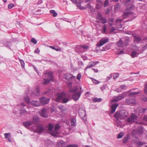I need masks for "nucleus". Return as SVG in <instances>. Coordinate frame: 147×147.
Listing matches in <instances>:
<instances>
[{
    "label": "nucleus",
    "mask_w": 147,
    "mask_h": 147,
    "mask_svg": "<svg viewBox=\"0 0 147 147\" xmlns=\"http://www.w3.org/2000/svg\"><path fill=\"white\" fill-rule=\"evenodd\" d=\"M49 98H47L45 97H42L40 98V102L42 104H48L50 100Z\"/></svg>",
    "instance_id": "obj_12"
},
{
    "label": "nucleus",
    "mask_w": 147,
    "mask_h": 147,
    "mask_svg": "<svg viewBox=\"0 0 147 147\" xmlns=\"http://www.w3.org/2000/svg\"><path fill=\"white\" fill-rule=\"evenodd\" d=\"M129 139L128 136H127L124 137L123 138V143H125L127 142Z\"/></svg>",
    "instance_id": "obj_35"
},
{
    "label": "nucleus",
    "mask_w": 147,
    "mask_h": 147,
    "mask_svg": "<svg viewBox=\"0 0 147 147\" xmlns=\"http://www.w3.org/2000/svg\"><path fill=\"white\" fill-rule=\"evenodd\" d=\"M108 22L110 26H113L114 22V19L113 18H110L108 20Z\"/></svg>",
    "instance_id": "obj_33"
},
{
    "label": "nucleus",
    "mask_w": 147,
    "mask_h": 147,
    "mask_svg": "<svg viewBox=\"0 0 147 147\" xmlns=\"http://www.w3.org/2000/svg\"><path fill=\"white\" fill-rule=\"evenodd\" d=\"M109 0H105L104 3V7L107 6L109 4Z\"/></svg>",
    "instance_id": "obj_51"
},
{
    "label": "nucleus",
    "mask_w": 147,
    "mask_h": 147,
    "mask_svg": "<svg viewBox=\"0 0 147 147\" xmlns=\"http://www.w3.org/2000/svg\"><path fill=\"white\" fill-rule=\"evenodd\" d=\"M79 115L80 117L84 120L86 119V114L85 110H82L80 111L79 112Z\"/></svg>",
    "instance_id": "obj_14"
},
{
    "label": "nucleus",
    "mask_w": 147,
    "mask_h": 147,
    "mask_svg": "<svg viewBox=\"0 0 147 147\" xmlns=\"http://www.w3.org/2000/svg\"><path fill=\"white\" fill-rule=\"evenodd\" d=\"M33 124V122L31 121H24L23 123V125L26 127H27Z\"/></svg>",
    "instance_id": "obj_20"
},
{
    "label": "nucleus",
    "mask_w": 147,
    "mask_h": 147,
    "mask_svg": "<svg viewBox=\"0 0 147 147\" xmlns=\"http://www.w3.org/2000/svg\"><path fill=\"white\" fill-rule=\"evenodd\" d=\"M40 52V50L38 48H37L34 51V53L38 54Z\"/></svg>",
    "instance_id": "obj_56"
},
{
    "label": "nucleus",
    "mask_w": 147,
    "mask_h": 147,
    "mask_svg": "<svg viewBox=\"0 0 147 147\" xmlns=\"http://www.w3.org/2000/svg\"><path fill=\"white\" fill-rule=\"evenodd\" d=\"M136 145L138 146H141L142 145L146 144L145 142H143L141 141H138L135 142Z\"/></svg>",
    "instance_id": "obj_31"
},
{
    "label": "nucleus",
    "mask_w": 147,
    "mask_h": 147,
    "mask_svg": "<svg viewBox=\"0 0 147 147\" xmlns=\"http://www.w3.org/2000/svg\"><path fill=\"white\" fill-rule=\"evenodd\" d=\"M60 127L59 124L53 125L51 123H49L47 126L48 131L52 136H57L59 133L58 130Z\"/></svg>",
    "instance_id": "obj_1"
},
{
    "label": "nucleus",
    "mask_w": 147,
    "mask_h": 147,
    "mask_svg": "<svg viewBox=\"0 0 147 147\" xmlns=\"http://www.w3.org/2000/svg\"><path fill=\"white\" fill-rule=\"evenodd\" d=\"M91 67H92V66H91L90 65L89 63V64L87 66L86 68L85 69V70H86V69H88V68H90Z\"/></svg>",
    "instance_id": "obj_58"
},
{
    "label": "nucleus",
    "mask_w": 147,
    "mask_h": 147,
    "mask_svg": "<svg viewBox=\"0 0 147 147\" xmlns=\"http://www.w3.org/2000/svg\"><path fill=\"white\" fill-rule=\"evenodd\" d=\"M144 129L142 127L140 126L136 129H134L132 132V134L134 136L137 135H142L144 133Z\"/></svg>",
    "instance_id": "obj_6"
},
{
    "label": "nucleus",
    "mask_w": 147,
    "mask_h": 147,
    "mask_svg": "<svg viewBox=\"0 0 147 147\" xmlns=\"http://www.w3.org/2000/svg\"><path fill=\"white\" fill-rule=\"evenodd\" d=\"M128 115L127 112L124 110H121L119 112L117 111L114 115L115 118H119L120 119H123Z\"/></svg>",
    "instance_id": "obj_3"
},
{
    "label": "nucleus",
    "mask_w": 147,
    "mask_h": 147,
    "mask_svg": "<svg viewBox=\"0 0 147 147\" xmlns=\"http://www.w3.org/2000/svg\"><path fill=\"white\" fill-rule=\"evenodd\" d=\"M97 4L96 5V7L97 9H99L102 6L103 3L100 0H97Z\"/></svg>",
    "instance_id": "obj_21"
},
{
    "label": "nucleus",
    "mask_w": 147,
    "mask_h": 147,
    "mask_svg": "<svg viewBox=\"0 0 147 147\" xmlns=\"http://www.w3.org/2000/svg\"><path fill=\"white\" fill-rule=\"evenodd\" d=\"M138 93H139V92H130L129 94V95L131 96H134L136 94H138Z\"/></svg>",
    "instance_id": "obj_45"
},
{
    "label": "nucleus",
    "mask_w": 147,
    "mask_h": 147,
    "mask_svg": "<svg viewBox=\"0 0 147 147\" xmlns=\"http://www.w3.org/2000/svg\"><path fill=\"white\" fill-rule=\"evenodd\" d=\"M78 145L75 144L69 145L67 146V147H78Z\"/></svg>",
    "instance_id": "obj_53"
},
{
    "label": "nucleus",
    "mask_w": 147,
    "mask_h": 147,
    "mask_svg": "<svg viewBox=\"0 0 147 147\" xmlns=\"http://www.w3.org/2000/svg\"><path fill=\"white\" fill-rule=\"evenodd\" d=\"M14 5L13 3H10L8 5V7L9 9L11 8Z\"/></svg>",
    "instance_id": "obj_54"
},
{
    "label": "nucleus",
    "mask_w": 147,
    "mask_h": 147,
    "mask_svg": "<svg viewBox=\"0 0 147 147\" xmlns=\"http://www.w3.org/2000/svg\"><path fill=\"white\" fill-rule=\"evenodd\" d=\"M53 72L51 71H49L48 72H47L45 74V77H47V78L49 79H44V82H43V84H44L46 85L49 83L50 81H54L53 78Z\"/></svg>",
    "instance_id": "obj_5"
},
{
    "label": "nucleus",
    "mask_w": 147,
    "mask_h": 147,
    "mask_svg": "<svg viewBox=\"0 0 147 147\" xmlns=\"http://www.w3.org/2000/svg\"><path fill=\"white\" fill-rule=\"evenodd\" d=\"M39 95V88L38 87H36L35 90L33 92L31 96H33L34 95L38 96Z\"/></svg>",
    "instance_id": "obj_24"
},
{
    "label": "nucleus",
    "mask_w": 147,
    "mask_h": 147,
    "mask_svg": "<svg viewBox=\"0 0 147 147\" xmlns=\"http://www.w3.org/2000/svg\"><path fill=\"white\" fill-rule=\"evenodd\" d=\"M126 96V93L124 92L117 96L113 97L112 101L113 102H117L119 100H121L125 97Z\"/></svg>",
    "instance_id": "obj_9"
},
{
    "label": "nucleus",
    "mask_w": 147,
    "mask_h": 147,
    "mask_svg": "<svg viewBox=\"0 0 147 147\" xmlns=\"http://www.w3.org/2000/svg\"><path fill=\"white\" fill-rule=\"evenodd\" d=\"M122 19H121L119 18H117L116 20V22L117 23L119 22V23H121V22L122 20Z\"/></svg>",
    "instance_id": "obj_57"
},
{
    "label": "nucleus",
    "mask_w": 147,
    "mask_h": 147,
    "mask_svg": "<svg viewBox=\"0 0 147 147\" xmlns=\"http://www.w3.org/2000/svg\"><path fill=\"white\" fill-rule=\"evenodd\" d=\"M93 82L96 84H97L98 83H99L100 82H99V81L95 79L94 78H91Z\"/></svg>",
    "instance_id": "obj_44"
},
{
    "label": "nucleus",
    "mask_w": 147,
    "mask_h": 147,
    "mask_svg": "<svg viewBox=\"0 0 147 147\" xmlns=\"http://www.w3.org/2000/svg\"><path fill=\"white\" fill-rule=\"evenodd\" d=\"M78 88L76 87H74L69 89L70 92L74 93L72 96V98L75 101H77L78 99L81 94L80 92H78Z\"/></svg>",
    "instance_id": "obj_2"
},
{
    "label": "nucleus",
    "mask_w": 147,
    "mask_h": 147,
    "mask_svg": "<svg viewBox=\"0 0 147 147\" xmlns=\"http://www.w3.org/2000/svg\"><path fill=\"white\" fill-rule=\"evenodd\" d=\"M44 128L41 125H39L37 126V128L36 130V132L37 133L43 131Z\"/></svg>",
    "instance_id": "obj_28"
},
{
    "label": "nucleus",
    "mask_w": 147,
    "mask_h": 147,
    "mask_svg": "<svg viewBox=\"0 0 147 147\" xmlns=\"http://www.w3.org/2000/svg\"><path fill=\"white\" fill-rule=\"evenodd\" d=\"M31 41L32 42H33L35 44H36L37 42V40L34 38H32Z\"/></svg>",
    "instance_id": "obj_52"
},
{
    "label": "nucleus",
    "mask_w": 147,
    "mask_h": 147,
    "mask_svg": "<svg viewBox=\"0 0 147 147\" xmlns=\"http://www.w3.org/2000/svg\"><path fill=\"white\" fill-rule=\"evenodd\" d=\"M39 121V118L37 115H35L33 118V121H31L33 122V124H37Z\"/></svg>",
    "instance_id": "obj_26"
},
{
    "label": "nucleus",
    "mask_w": 147,
    "mask_h": 147,
    "mask_svg": "<svg viewBox=\"0 0 147 147\" xmlns=\"http://www.w3.org/2000/svg\"><path fill=\"white\" fill-rule=\"evenodd\" d=\"M89 47L86 45H83L82 46L78 45L76 47L75 49V51L78 53H80L83 52L82 51V49H89Z\"/></svg>",
    "instance_id": "obj_8"
},
{
    "label": "nucleus",
    "mask_w": 147,
    "mask_h": 147,
    "mask_svg": "<svg viewBox=\"0 0 147 147\" xmlns=\"http://www.w3.org/2000/svg\"><path fill=\"white\" fill-rule=\"evenodd\" d=\"M55 109L56 108L54 107H53L51 108V110L52 112H53L54 111H55Z\"/></svg>",
    "instance_id": "obj_63"
},
{
    "label": "nucleus",
    "mask_w": 147,
    "mask_h": 147,
    "mask_svg": "<svg viewBox=\"0 0 147 147\" xmlns=\"http://www.w3.org/2000/svg\"><path fill=\"white\" fill-rule=\"evenodd\" d=\"M99 63L98 61H96L95 62L92 61L90 62L89 63L92 66V67L94 66L95 65Z\"/></svg>",
    "instance_id": "obj_39"
},
{
    "label": "nucleus",
    "mask_w": 147,
    "mask_h": 147,
    "mask_svg": "<svg viewBox=\"0 0 147 147\" xmlns=\"http://www.w3.org/2000/svg\"><path fill=\"white\" fill-rule=\"evenodd\" d=\"M116 30V28H115L114 27H113L111 28L110 29L111 31L113 32V31H114Z\"/></svg>",
    "instance_id": "obj_62"
},
{
    "label": "nucleus",
    "mask_w": 147,
    "mask_h": 147,
    "mask_svg": "<svg viewBox=\"0 0 147 147\" xmlns=\"http://www.w3.org/2000/svg\"><path fill=\"white\" fill-rule=\"evenodd\" d=\"M98 19L101 21L102 23L105 24L107 22V19L104 18H103L100 14L99 15Z\"/></svg>",
    "instance_id": "obj_19"
},
{
    "label": "nucleus",
    "mask_w": 147,
    "mask_h": 147,
    "mask_svg": "<svg viewBox=\"0 0 147 147\" xmlns=\"http://www.w3.org/2000/svg\"><path fill=\"white\" fill-rule=\"evenodd\" d=\"M123 133L122 132H120L117 136V138L119 139L121 138L123 136Z\"/></svg>",
    "instance_id": "obj_42"
},
{
    "label": "nucleus",
    "mask_w": 147,
    "mask_h": 147,
    "mask_svg": "<svg viewBox=\"0 0 147 147\" xmlns=\"http://www.w3.org/2000/svg\"><path fill=\"white\" fill-rule=\"evenodd\" d=\"M24 100L27 103L29 104L30 102V99L28 96L24 97Z\"/></svg>",
    "instance_id": "obj_36"
},
{
    "label": "nucleus",
    "mask_w": 147,
    "mask_h": 147,
    "mask_svg": "<svg viewBox=\"0 0 147 147\" xmlns=\"http://www.w3.org/2000/svg\"><path fill=\"white\" fill-rule=\"evenodd\" d=\"M119 76V74L117 73H115L113 76V78L114 79H115L117 78Z\"/></svg>",
    "instance_id": "obj_49"
},
{
    "label": "nucleus",
    "mask_w": 147,
    "mask_h": 147,
    "mask_svg": "<svg viewBox=\"0 0 147 147\" xmlns=\"http://www.w3.org/2000/svg\"><path fill=\"white\" fill-rule=\"evenodd\" d=\"M126 102L128 105L131 104H134L136 102V100L134 98L131 99H127L126 100Z\"/></svg>",
    "instance_id": "obj_17"
},
{
    "label": "nucleus",
    "mask_w": 147,
    "mask_h": 147,
    "mask_svg": "<svg viewBox=\"0 0 147 147\" xmlns=\"http://www.w3.org/2000/svg\"><path fill=\"white\" fill-rule=\"evenodd\" d=\"M81 77V75L80 73H79L78 74V76H77L76 78L77 79L80 80Z\"/></svg>",
    "instance_id": "obj_55"
},
{
    "label": "nucleus",
    "mask_w": 147,
    "mask_h": 147,
    "mask_svg": "<svg viewBox=\"0 0 147 147\" xmlns=\"http://www.w3.org/2000/svg\"><path fill=\"white\" fill-rule=\"evenodd\" d=\"M50 48H52L53 49L55 50L56 51H61V49L60 47L58 48L57 49H56L54 47L52 46H50Z\"/></svg>",
    "instance_id": "obj_43"
},
{
    "label": "nucleus",
    "mask_w": 147,
    "mask_h": 147,
    "mask_svg": "<svg viewBox=\"0 0 147 147\" xmlns=\"http://www.w3.org/2000/svg\"><path fill=\"white\" fill-rule=\"evenodd\" d=\"M58 108L60 110L62 113H66L67 112V110L66 108L63 106H59L58 107Z\"/></svg>",
    "instance_id": "obj_22"
},
{
    "label": "nucleus",
    "mask_w": 147,
    "mask_h": 147,
    "mask_svg": "<svg viewBox=\"0 0 147 147\" xmlns=\"http://www.w3.org/2000/svg\"><path fill=\"white\" fill-rule=\"evenodd\" d=\"M30 103L34 107H38L40 105L39 102L36 100H33Z\"/></svg>",
    "instance_id": "obj_27"
},
{
    "label": "nucleus",
    "mask_w": 147,
    "mask_h": 147,
    "mask_svg": "<svg viewBox=\"0 0 147 147\" xmlns=\"http://www.w3.org/2000/svg\"><path fill=\"white\" fill-rule=\"evenodd\" d=\"M71 1L76 4L77 7H80V2L79 0H71Z\"/></svg>",
    "instance_id": "obj_32"
},
{
    "label": "nucleus",
    "mask_w": 147,
    "mask_h": 147,
    "mask_svg": "<svg viewBox=\"0 0 147 147\" xmlns=\"http://www.w3.org/2000/svg\"><path fill=\"white\" fill-rule=\"evenodd\" d=\"M59 143L61 144L62 146L64 147L65 146L66 143L63 141H60Z\"/></svg>",
    "instance_id": "obj_46"
},
{
    "label": "nucleus",
    "mask_w": 147,
    "mask_h": 147,
    "mask_svg": "<svg viewBox=\"0 0 147 147\" xmlns=\"http://www.w3.org/2000/svg\"><path fill=\"white\" fill-rule=\"evenodd\" d=\"M47 109H43L40 111V115L44 117H47L48 115L47 113Z\"/></svg>",
    "instance_id": "obj_15"
},
{
    "label": "nucleus",
    "mask_w": 147,
    "mask_h": 147,
    "mask_svg": "<svg viewBox=\"0 0 147 147\" xmlns=\"http://www.w3.org/2000/svg\"><path fill=\"white\" fill-rule=\"evenodd\" d=\"M112 76L111 74L109 76L107 77V81L109 80L112 78Z\"/></svg>",
    "instance_id": "obj_64"
},
{
    "label": "nucleus",
    "mask_w": 147,
    "mask_h": 147,
    "mask_svg": "<svg viewBox=\"0 0 147 147\" xmlns=\"http://www.w3.org/2000/svg\"><path fill=\"white\" fill-rule=\"evenodd\" d=\"M86 7L90 9L91 11L92 12H94L95 11L94 9L91 6L90 3H88L87 4Z\"/></svg>",
    "instance_id": "obj_34"
},
{
    "label": "nucleus",
    "mask_w": 147,
    "mask_h": 147,
    "mask_svg": "<svg viewBox=\"0 0 147 147\" xmlns=\"http://www.w3.org/2000/svg\"><path fill=\"white\" fill-rule=\"evenodd\" d=\"M19 60L21 64L22 67H24V61L23 60H21L20 59H19Z\"/></svg>",
    "instance_id": "obj_47"
},
{
    "label": "nucleus",
    "mask_w": 147,
    "mask_h": 147,
    "mask_svg": "<svg viewBox=\"0 0 147 147\" xmlns=\"http://www.w3.org/2000/svg\"><path fill=\"white\" fill-rule=\"evenodd\" d=\"M64 78L66 80L69 81L72 80H75L76 77L71 74H67L64 75Z\"/></svg>",
    "instance_id": "obj_11"
},
{
    "label": "nucleus",
    "mask_w": 147,
    "mask_h": 147,
    "mask_svg": "<svg viewBox=\"0 0 147 147\" xmlns=\"http://www.w3.org/2000/svg\"><path fill=\"white\" fill-rule=\"evenodd\" d=\"M19 106L20 107H25V105L24 102H22L21 103L20 105ZM20 108H21V107H20Z\"/></svg>",
    "instance_id": "obj_60"
},
{
    "label": "nucleus",
    "mask_w": 147,
    "mask_h": 147,
    "mask_svg": "<svg viewBox=\"0 0 147 147\" xmlns=\"http://www.w3.org/2000/svg\"><path fill=\"white\" fill-rule=\"evenodd\" d=\"M51 13L53 14L54 17H55L57 16V13L54 10H51L50 11Z\"/></svg>",
    "instance_id": "obj_38"
},
{
    "label": "nucleus",
    "mask_w": 147,
    "mask_h": 147,
    "mask_svg": "<svg viewBox=\"0 0 147 147\" xmlns=\"http://www.w3.org/2000/svg\"><path fill=\"white\" fill-rule=\"evenodd\" d=\"M109 38H104L101 39L97 44V47H100L108 42Z\"/></svg>",
    "instance_id": "obj_10"
},
{
    "label": "nucleus",
    "mask_w": 147,
    "mask_h": 147,
    "mask_svg": "<svg viewBox=\"0 0 147 147\" xmlns=\"http://www.w3.org/2000/svg\"><path fill=\"white\" fill-rule=\"evenodd\" d=\"M116 122L117 125L118 127L122 128L123 127V125H122L121 122L119 121V118H116Z\"/></svg>",
    "instance_id": "obj_23"
},
{
    "label": "nucleus",
    "mask_w": 147,
    "mask_h": 147,
    "mask_svg": "<svg viewBox=\"0 0 147 147\" xmlns=\"http://www.w3.org/2000/svg\"><path fill=\"white\" fill-rule=\"evenodd\" d=\"M101 100V99L100 98H95L93 99V101L94 102H100Z\"/></svg>",
    "instance_id": "obj_48"
},
{
    "label": "nucleus",
    "mask_w": 147,
    "mask_h": 147,
    "mask_svg": "<svg viewBox=\"0 0 147 147\" xmlns=\"http://www.w3.org/2000/svg\"><path fill=\"white\" fill-rule=\"evenodd\" d=\"M118 105L117 103H115L113 105L111 106V113L113 114L115 111L116 109L118 107Z\"/></svg>",
    "instance_id": "obj_16"
},
{
    "label": "nucleus",
    "mask_w": 147,
    "mask_h": 147,
    "mask_svg": "<svg viewBox=\"0 0 147 147\" xmlns=\"http://www.w3.org/2000/svg\"><path fill=\"white\" fill-rule=\"evenodd\" d=\"M133 36L134 38V41L135 42H139L141 40V38L140 36L135 34H133Z\"/></svg>",
    "instance_id": "obj_18"
},
{
    "label": "nucleus",
    "mask_w": 147,
    "mask_h": 147,
    "mask_svg": "<svg viewBox=\"0 0 147 147\" xmlns=\"http://www.w3.org/2000/svg\"><path fill=\"white\" fill-rule=\"evenodd\" d=\"M106 88L105 86H103L101 87V90L103 91Z\"/></svg>",
    "instance_id": "obj_61"
},
{
    "label": "nucleus",
    "mask_w": 147,
    "mask_h": 147,
    "mask_svg": "<svg viewBox=\"0 0 147 147\" xmlns=\"http://www.w3.org/2000/svg\"><path fill=\"white\" fill-rule=\"evenodd\" d=\"M70 123L72 126L74 127L76 126V117H74L71 119Z\"/></svg>",
    "instance_id": "obj_25"
},
{
    "label": "nucleus",
    "mask_w": 147,
    "mask_h": 147,
    "mask_svg": "<svg viewBox=\"0 0 147 147\" xmlns=\"http://www.w3.org/2000/svg\"><path fill=\"white\" fill-rule=\"evenodd\" d=\"M11 134L9 133H5L4 134L5 138H9V137H11Z\"/></svg>",
    "instance_id": "obj_40"
},
{
    "label": "nucleus",
    "mask_w": 147,
    "mask_h": 147,
    "mask_svg": "<svg viewBox=\"0 0 147 147\" xmlns=\"http://www.w3.org/2000/svg\"><path fill=\"white\" fill-rule=\"evenodd\" d=\"M62 99V102L65 103L69 101V99L68 98H66L65 94L63 92L59 94L56 97V100L57 102Z\"/></svg>",
    "instance_id": "obj_4"
},
{
    "label": "nucleus",
    "mask_w": 147,
    "mask_h": 147,
    "mask_svg": "<svg viewBox=\"0 0 147 147\" xmlns=\"http://www.w3.org/2000/svg\"><path fill=\"white\" fill-rule=\"evenodd\" d=\"M138 117L136 115L133 113H132L131 115L126 120V122L128 123H132L137 119Z\"/></svg>",
    "instance_id": "obj_7"
},
{
    "label": "nucleus",
    "mask_w": 147,
    "mask_h": 147,
    "mask_svg": "<svg viewBox=\"0 0 147 147\" xmlns=\"http://www.w3.org/2000/svg\"><path fill=\"white\" fill-rule=\"evenodd\" d=\"M120 87L122 89H124L126 88V86L125 85H121Z\"/></svg>",
    "instance_id": "obj_59"
},
{
    "label": "nucleus",
    "mask_w": 147,
    "mask_h": 147,
    "mask_svg": "<svg viewBox=\"0 0 147 147\" xmlns=\"http://www.w3.org/2000/svg\"><path fill=\"white\" fill-rule=\"evenodd\" d=\"M141 53H138L135 51H133L131 55V56L132 58H134L137 57Z\"/></svg>",
    "instance_id": "obj_30"
},
{
    "label": "nucleus",
    "mask_w": 147,
    "mask_h": 147,
    "mask_svg": "<svg viewBox=\"0 0 147 147\" xmlns=\"http://www.w3.org/2000/svg\"><path fill=\"white\" fill-rule=\"evenodd\" d=\"M144 93L147 95V84L145 85L144 87Z\"/></svg>",
    "instance_id": "obj_50"
},
{
    "label": "nucleus",
    "mask_w": 147,
    "mask_h": 147,
    "mask_svg": "<svg viewBox=\"0 0 147 147\" xmlns=\"http://www.w3.org/2000/svg\"><path fill=\"white\" fill-rule=\"evenodd\" d=\"M131 11H127L126 12H124L122 16L123 18L124 19H125L127 18L129 15L131 14Z\"/></svg>",
    "instance_id": "obj_29"
},
{
    "label": "nucleus",
    "mask_w": 147,
    "mask_h": 147,
    "mask_svg": "<svg viewBox=\"0 0 147 147\" xmlns=\"http://www.w3.org/2000/svg\"><path fill=\"white\" fill-rule=\"evenodd\" d=\"M128 39H126L125 42L123 43L121 40H120L117 43V45L119 47H123L124 46H126L128 45L127 42L128 41Z\"/></svg>",
    "instance_id": "obj_13"
},
{
    "label": "nucleus",
    "mask_w": 147,
    "mask_h": 147,
    "mask_svg": "<svg viewBox=\"0 0 147 147\" xmlns=\"http://www.w3.org/2000/svg\"><path fill=\"white\" fill-rule=\"evenodd\" d=\"M26 113L27 111L25 109H20V113L21 114H26Z\"/></svg>",
    "instance_id": "obj_41"
},
{
    "label": "nucleus",
    "mask_w": 147,
    "mask_h": 147,
    "mask_svg": "<svg viewBox=\"0 0 147 147\" xmlns=\"http://www.w3.org/2000/svg\"><path fill=\"white\" fill-rule=\"evenodd\" d=\"M107 28L105 26V25L103 26L102 27V33L103 34H105L107 30Z\"/></svg>",
    "instance_id": "obj_37"
}]
</instances>
